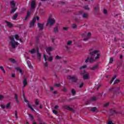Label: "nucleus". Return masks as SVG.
<instances>
[{
	"mask_svg": "<svg viewBox=\"0 0 124 124\" xmlns=\"http://www.w3.org/2000/svg\"><path fill=\"white\" fill-rule=\"evenodd\" d=\"M88 54H90V56H88L87 59L85 60V62L86 63L89 62L91 63L93 62L99 60L100 57H101V55L99 53V50H94L93 48H91L89 50Z\"/></svg>",
	"mask_w": 124,
	"mask_h": 124,
	"instance_id": "obj_1",
	"label": "nucleus"
},
{
	"mask_svg": "<svg viewBox=\"0 0 124 124\" xmlns=\"http://www.w3.org/2000/svg\"><path fill=\"white\" fill-rule=\"evenodd\" d=\"M55 23L56 20H55V18L50 17L47 20L46 26H49L51 28L53 25H55Z\"/></svg>",
	"mask_w": 124,
	"mask_h": 124,
	"instance_id": "obj_2",
	"label": "nucleus"
},
{
	"mask_svg": "<svg viewBox=\"0 0 124 124\" xmlns=\"http://www.w3.org/2000/svg\"><path fill=\"white\" fill-rule=\"evenodd\" d=\"M97 97L96 96H93L91 97L90 99H89L87 100V101L86 102V105H88V104H90L92 102V101H96L97 100Z\"/></svg>",
	"mask_w": 124,
	"mask_h": 124,
	"instance_id": "obj_3",
	"label": "nucleus"
},
{
	"mask_svg": "<svg viewBox=\"0 0 124 124\" xmlns=\"http://www.w3.org/2000/svg\"><path fill=\"white\" fill-rule=\"evenodd\" d=\"M67 79H69V80H72V82H76L78 80L77 77H76V76H74L73 77H72L71 76H68L67 77Z\"/></svg>",
	"mask_w": 124,
	"mask_h": 124,
	"instance_id": "obj_4",
	"label": "nucleus"
},
{
	"mask_svg": "<svg viewBox=\"0 0 124 124\" xmlns=\"http://www.w3.org/2000/svg\"><path fill=\"white\" fill-rule=\"evenodd\" d=\"M9 44L11 45L12 49H16V47H18L19 43L17 42H10Z\"/></svg>",
	"mask_w": 124,
	"mask_h": 124,
	"instance_id": "obj_5",
	"label": "nucleus"
},
{
	"mask_svg": "<svg viewBox=\"0 0 124 124\" xmlns=\"http://www.w3.org/2000/svg\"><path fill=\"white\" fill-rule=\"evenodd\" d=\"M81 74L83 75V78L84 80H88L90 78V74L85 71H84Z\"/></svg>",
	"mask_w": 124,
	"mask_h": 124,
	"instance_id": "obj_6",
	"label": "nucleus"
},
{
	"mask_svg": "<svg viewBox=\"0 0 124 124\" xmlns=\"http://www.w3.org/2000/svg\"><path fill=\"white\" fill-rule=\"evenodd\" d=\"M35 22H36V17H34L30 23V27L32 28L34 27V24L35 23Z\"/></svg>",
	"mask_w": 124,
	"mask_h": 124,
	"instance_id": "obj_7",
	"label": "nucleus"
},
{
	"mask_svg": "<svg viewBox=\"0 0 124 124\" xmlns=\"http://www.w3.org/2000/svg\"><path fill=\"white\" fill-rule=\"evenodd\" d=\"M79 13L80 15H82V17L84 19H88L89 18V15H88V14L84 13L83 14V12H82L81 11H79Z\"/></svg>",
	"mask_w": 124,
	"mask_h": 124,
	"instance_id": "obj_8",
	"label": "nucleus"
},
{
	"mask_svg": "<svg viewBox=\"0 0 124 124\" xmlns=\"http://www.w3.org/2000/svg\"><path fill=\"white\" fill-rule=\"evenodd\" d=\"M94 14L96 15H99V5H97L96 7L94 8Z\"/></svg>",
	"mask_w": 124,
	"mask_h": 124,
	"instance_id": "obj_9",
	"label": "nucleus"
},
{
	"mask_svg": "<svg viewBox=\"0 0 124 124\" xmlns=\"http://www.w3.org/2000/svg\"><path fill=\"white\" fill-rule=\"evenodd\" d=\"M72 44V41H68L67 43V45L65 46V47L66 48V50H70V47H69V46Z\"/></svg>",
	"mask_w": 124,
	"mask_h": 124,
	"instance_id": "obj_10",
	"label": "nucleus"
},
{
	"mask_svg": "<svg viewBox=\"0 0 124 124\" xmlns=\"http://www.w3.org/2000/svg\"><path fill=\"white\" fill-rule=\"evenodd\" d=\"M64 109H66L67 110H68V111H70L71 112H75V110L74 109L69 107V106H64Z\"/></svg>",
	"mask_w": 124,
	"mask_h": 124,
	"instance_id": "obj_11",
	"label": "nucleus"
},
{
	"mask_svg": "<svg viewBox=\"0 0 124 124\" xmlns=\"http://www.w3.org/2000/svg\"><path fill=\"white\" fill-rule=\"evenodd\" d=\"M4 22L5 23H6V24H7V27L10 28V29H11V28H13V24H12V23H11L10 22L8 21L7 20H5Z\"/></svg>",
	"mask_w": 124,
	"mask_h": 124,
	"instance_id": "obj_12",
	"label": "nucleus"
},
{
	"mask_svg": "<svg viewBox=\"0 0 124 124\" xmlns=\"http://www.w3.org/2000/svg\"><path fill=\"white\" fill-rule=\"evenodd\" d=\"M35 6H36V3H35V1H32L31 2V9H34V8H35Z\"/></svg>",
	"mask_w": 124,
	"mask_h": 124,
	"instance_id": "obj_13",
	"label": "nucleus"
},
{
	"mask_svg": "<svg viewBox=\"0 0 124 124\" xmlns=\"http://www.w3.org/2000/svg\"><path fill=\"white\" fill-rule=\"evenodd\" d=\"M37 25L38 28H39L40 29V31H42V30H43V28H44V23L41 24V23H38Z\"/></svg>",
	"mask_w": 124,
	"mask_h": 124,
	"instance_id": "obj_14",
	"label": "nucleus"
},
{
	"mask_svg": "<svg viewBox=\"0 0 124 124\" xmlns=\"http://www.w3.org/2000/svg\"><path fill=\"white\" fill-rule=\"evenodd\" d=\"M53 50V48L52 47H48L46 49V52L48 54L49 56H51V51Z\"/></svg>",
	"mask_w": 124,
	"mask_h": 124,
	"instance_id": "obj_15",
	"label": "nucleus"
},
{
	"mask_svg": "<svg viewBox=\"0 0 124 124\" xmlns=\"http://www.w3.org/2000/svg\"><path fill=\"white\" fill-rule=\"evenodd\" d=\"M92 35V33L91 32H89L87 34V37L84 39V41H86V40H89V39L90 38V37Z\"/></svg>",
	"mask_w": 124,
	"mask_h": 124,
	"instance_id": "obj_16",
	"label": "nucleus"
},
{
	"mask_svg": "<svg viewBox=\"0 0 124 124\" xmlns=\"http://www.w3.org/2000/svg\"><path fill=\"white\" fill-rule=\"evenodd\" d=\"M23 84V87H26L28 85V81H27V78H24L22 81Z\"/></svg>",
	"mask_w": 124,
	"mask_h": 124,
	"instance_id": "obj_17",
	"label": "nucleus"
},
{
	"mask_svg": "<svg viewBox=\"0 0 124 124\" xmlns=\"http://www.w3.org/2000/svg\"><path fill=\"white\" fill-rule=\"evenodd\" d=\"M27 63L30 68H32V65H31V61H27Z\"/></svg>",
	"mask_w": 124,
	"mask_h": 124,
	"instance_id": "obj_18",
	"label": "nucleus"
},
{
	"mask_svg": "<svg viewBox=\"0 0 124 124\" xmlns=\"http://www.w3.org/2000/svg\"><path fill=\"white\" fill-rule=\"evenodd\" d=\"M53 31L55 33H57V32H59V28L58 26H56L54 28Z\"/></svg>",
	"mask_w": 124,
	"mask_h": 124,
	"instance_id": "obj_19",
	"label": "nucleus"
},
{
	"mask_svg": "<svg viewBox=\"0 0 124 124\" xmlns=\"http://www.w3.org/2000/svg\"><path fill=\"white\" fill-rule=\"evenodd\" d=\"M15 68L17 71H19L21 74L23 75V71L20 67H16Z\"/></svg>",
	"mask_w": 124,
	"mask_h": 124,
	"instance_id": "obj_20",
	"label": "nucleus"
},
{
	"mask_svg": "<svg viewBox=\"0 0 124 124\" xmlns=\"http://www.w3.org/2000/svg\"><path fill=\"white\" fill-rule=\"evenodd\" d=\"M98 68V66L97 65H94V66L90 68L91 70H96Z\"/></svg>",
	"mask_w": 124,
	"mask_h": 124,
	"instance_id": "obj_21",
	"label": "nucleus"
},
{
	"mask_svg": "<svg viewBox=\"0 0 124 124\" xmlns=\"http://www.w3.org/2000/svg\"><path fill=\"white\" fill-rule=\"evenodd\" d=\"M11 5H12V8H14V7H15V5H16V4L14 2V0H12L11 2Z\"/></svg>",
	"mask_w": 124,
	"mask_h": 124,
	"instance_id": "obj_22",
	"label": "nucleus"
},
{
	"mask_svg": "<svg viewBox=\"0 0 124 124\" xmlns=\"http://www.w3.org/2000/svg\"><path fill=\"white\" fill-rule=\"evenodd\" d=\"M15 98L16 99V100L17 103H19V100L18 99V95L16 93L15 94Z\"/></svg>",
	"mask_w": 124,
	"mask_h": 124,
	"instance_id": "obj_23",
	"label": "nucleus"
},
{
	"mask_svg": "<svg viewBox=\"0 0 124 124\" xmlns=\"http://www.w3.org/2000/svg\"><path fill=\"white\" fill-rule=\"evenodd\" d=\"M28 106L29 107V108H30V109H31V111H32L33 112H35V110H34L33 109V108H32V107H31V104H28Z\"/></svg>",
	"mask_w": 124,
	"mask_h": 124,
	"instance_id": "obj_24",
	"label": "nucleus"
},
{
	"mask_svg": "<svg viewBox=\"0 0 124 124\" xmlns=\"http://www.w3.org/2000/svg\"><path fill=\"white\" fill-rule=\"evenodd\" d=\"M10 42H16L15 40L14 39V37L13 36L9 37Z\"/></svg>",
	"mask_w": 124,
	"mask_h": 124,
	"instance_id": "obj_25",
	"label": "nucleus"
},
{
	"mask_svg": "<svg viewBox=\"0 0 124 124\" xmlns=\"http://www.w3.org/2000/svg\"><path fill=\"white\" fill-rule=\"evenodd\" d=\"M18 15L19 14H18V13H16L13 16V19L15 20L16 19H17Z\"/></svg>",
	"mask_w": 124,
	"mask_h": 124,
	"instance_id": "obj_26",
	"label": "nucleus"
},
{
	"mask_svg": "<svg viewBox=\"0 0 124 124\" xmlns=\"http://www.w3.org/2000/svg\"><path fill=\"white\" fill-rule=\"evenodd\" d=\"M10 105H11V103L9 102V103H7L6 106V109H10Z\"/></svg>",
	"mask_w": 124,
	"mask_h": 124,
	"instance_id": "obj_27",
	"label": "nucleus"
},
{
	"mask_svg": "<svg viewBox=\"0 0 124 124\" xmlns=\"http://www.w3.org/2000/svg\"><path fill=\"white\" fill-rule=\"evenodd\" d=\"M122 64H123V61H119V62L118 63V67L117 68H119V67H120V66H121V65H122Z\"/></svg>",
	"mask_w": 124,
	"mask_h": 124,
	"instance_id": "obj_28",
	"label": "nucleus"
},
{
	"mask_svg": "<svg viewBox=\"0 0 124 124\" xmlns=\"http://www.w3.org/2000/svg\"><path fill=\"white\" fill-rule=\"evenodd\" d=\"M10 61L12 62V63H16V61L13 58L10 59Z\"/></svg>",
	"mask_w": 124,
	"mask_h": 124,
	"instance_id": "obj_29",
	"label": "nucleus"
},
{
	"mask_svg": "<svg viewBox=\"0 0 124 124\" xmlns=\"http://www.w3.org/2000/svg\"><path fill=\"white\" fill-rule=\"evenodd\" d=\"M71 93L73 95H75L76 94V91H75V90L74 89H72Z\"/></svg>",
	"mask_w": 124,
	"mask_h": 124,
	"instance_id": "obj_30",
	"label": "nucleus"
},
{
	"mask_svg": "<svg viewBox=\"0 0 124 124\" xmlns=\"http://www.w3.org/2000/svg\"><path fill=\"white\" fill-rule=\"evenodd\" d=\"M37 57H38V60L40 61L41 59V54L39 53H37Z\"/></svg>",
	"mask_w": 124,
	"mask_h": 124,
	"instance_id": "obj_31",
	"label": "nucleus"
},
{
	"mask_svg": "<svg viewBox=\"0 0 124 124\" xmlns=\"http://www.w3.org/2000/svg\"><path fill=\"white\" fill-rule=\"evenodd\" d=\"M116 78H117L116 76H114V77H112V80H110V84H112V83H113L114 79H116Z\"/></svg>",
	"mask_w": 124,
	"mask_h": 124,
	"instance_id": "obj_32",
	"label": "nucleus"
},
{
	"mask_svg": "<svg viewBox=\"0 0 124 124\" xmlns=\"http://www.w3.org/2000/svg\"><path fill=\"white\" fill-rule=\"evenodd\" d=\"M72 28L73 29H77V25H76V24H73V25H72Z\"/></svg>",
	"mask_w": 124,
	"mask_h": 124,
	"instance_id": "obj_33",
	"label": "nucleus"
},
{
	"mask_svg": "<svg viewBox=\"0 0 124 124\" xmlns=\"http://www.w3.org/2000/svg\"><path fill=\"white\" fill-rule=\"evenodd\" d=\"M91 111L92 112H95V111H96V108L95 107H93L92 108H91Z\"/></svg>",
	"mask_w": 124,
	"mask_h": 124,
	"instance_id": "obj_34",
	"label": "nucleus"
},
{
	"mask_svg": "<svg viewBox=\"0 0 124 124\" xmlns=\"http://www.w3.org/2000/svg\"><path fill=\"white\" fill-rule=\"evenodd\" d=\"M29 52H30L31 54H34V53H35V49L33 48L31 51H29Z\"/></svg>",
	"mask_w": 124,
	"mask_h": 124,
	"instance_id": "obj_35",
	"label": "nucleus"
},
{
	"mask_svg": "<svg viewBox=\"0 0 124 124\" xmlns=\"http://www.w3.org/2000/svg\"><path fill=\"white\" fill-rule=\"evenodd\" d=\"M17 8H12V10L11 11V13H14V12H15V11H16Z\"/></svg>",
	"mask_w": 124,
	"mask_h": 124,
	"instance_id": "obj_36",
	"label": "nucleus"
},
{
	"mask_svg": "<svg viewBox=\"0 0 124 124\" xmlns=\"http://www.w3.org/2000/svg\"><path fill=\"white\" fill-rule=\"evenodd\" d=\"M114 62V59L113 58H110L109 63H112Z\"/></svg>",
	"mask_w": 124,
	"mask_h": 124,
	"instance_id": "obj_37",
	"label": "nucleus"
},
{
	"mask_svg": "<svg viewBox=\"0 0 124 124\" xmlns=\"http://www.w3.org/2000/svg\"><path fill=\"white\" fill-rule=\"evenodd\" d=\"M39 37H40V36H38L36 38V41L37 43H38V42H39Z\"/></svg>",
	"mask_w": 124,
	"mask_h": 124,
	"instance_id": "obj_38",
	"label": "nucleus"
},
{
	"mask_svg": "<svg viewBox=\"0 0 124 124\" xmlns=\"http://www.w3.org/2000/svg\"><path fill=\"white\" fill-rule=\"evenodd\" d=\"M69 29V27H63V31H68Z\"/></svg>",
	"mask_w": 124,
	"mask_h": 124,
	"instance_id": "obj_39",
	"label": "nucleus"
},
{
	"mask_svg": "<svg viewBox=\"0 0 124 124\" xmlns=\"http://www.w3.org/2000/svg\"><path fill=\"white\" fill-rule=\"evenodd\" d=\"M56 60H62V57L59 56V55H57L55 57Z\"/></svg>",
	"mask_w": 124,
	"mask_h": 124,
	"instance_id": "obj_40",
	"label": "nucleus"
},
{
	"mask_svg": "<svg viewBox=\"0 0 124 124\" xmlns=\"http://www.w3.org/2000/svg\"><path fill=\"white\" fill-rule=\"evenodd\" d=\"M118 83H120V80L116 79L113 84L115 85V84H118Z\"/></svg>",
	"mask_w": 124,
	"mask_h": 124,
	"instance_id": "obj_41",
	"label": "nucleus"
},
{
	"mask_svg": "<svg viewBox=\"0 0 124 124\" xmlns=\"http://www.w3.org/2000/svg\"><path fill=\"white\" fill-rule=\"evenodd\" d=\"M15 38H16V40H19V35H18V34H16L15 35Z\"/></svg>",
	"mask_w": 124,
	"mask_h": 124,
	"instance_id": "obj_42",
	"label": "nucleus"
},
{
	"mask_svg": "<svg viewBox=\"0 0 124 124\" xmlns=\"http://www.w3.org/2000/svg\"><path fill=\"white\" fill-rule=\"evenodd\" d=\"M25 11H26V8H22L21 9V13H24V12H25Z\"/></svg>",
	"mask_w": 124,
	"mask_h": 124,
	"instance_id": "obj_43",
	"label": "nucleus"
},
{
	"mask_svg": "<svg viewBox=\"0 0 124 124\" xmlns=\"http://www.w3.org/2000/svg\"><path fill=\"white\" fill-rule=\"evenodd\" d=\"M35 104L36 105H38V104H39V101L38 100V99H36L35 100Z\"/></svg>",
	"mask_w": 124,
	"mask_h": 124,
	"instance_id": "obj_44",
	"label": "nucleus"
},
{
	"mask_svg": "<svg viewBox=\"0 0 124 124\" xmlns=\"http://www.w3.org/2000/svg\"><path fill=\"white\" fill-rule=\"evenodd\" d=\"M0 69L3 71V73H5V70H4V68L2 66H0Z\"/></svg>",
	"mask_w": 124,
	"mask_h": 124,
	"instance_id": "obj_45",
	"label": "nucleus"
},
{
	"mask_svg": "<svg viewBox=\"0 0 124 124\" xmlns=\"http://www.w3.org/2000/svg\"><path fill=\"white\" fill-rule=\"evenodd\" d=\"M84 9L86 10H90V8H89V6H85L84 7Z\"/></svg>",
	"mask_w": 124,
	"mask_h": 124,
	"instance_id": "obj_46",
	"label": "nucleus"
},
{
	"mask_svg": "<svg viewBox=\"0 0 124 124\" xmlns=\"http://www.w3.org/2000/svg\"><path fill=\"white\" fill-rule=\"evenodd\" d=\"M53 61V57L50 56L49 59H48V61L49 62H52Z\"/></svg>",
	"mask_w": 124,
	"mask_h": 124,
	"instance_id": "obj_47",
	"label": "nucleus"
},
{
	"mask_svg": "<svg viewBox=\"0 0 124 124\" xmlns=\"http://www.w3.org/2000/svg\"><path fill=\"white\" fill-rule=\"evenodd\" d=\"M51 93H53V94H58V91H51Z\"/></svg>",
	"mask_w": 124,
	"mask_h": 124,
	"instance_id": "obj_48",
	"label": "nucleus"
},
{
	"mask_svg": "<svg viewBox=\"0 0 124 124\" xmlns=\"http://www.w3.org/2000/svg\"><path fill=\"white\" fill-rule=\"evenodd\" d=\"M86 67H87V65H84V66H81V67L80 68V69H83V68H86Z\"/></svg>",
	"mask_w": 124,
	"mask_h": 124,
	"instance_id": "obj_49",
	"label": "nucleus"
},
{
	"mask_svg": "<svg viewBox=\"0 0 124 124\" xmlns=\"http://www.w3.org/2000/svg\"><path fill=\"white\" fill-rule=\"evenodd\" d=\"M75 21H76V22H77L78 23H79L80 22V20L76 17L75 18Z\"/></svg>",
	"mask_w": 124,
	"mask_h": 124,
	"instance_id": "obj_50",
	"label": "nucleus"
},
{
	"mask_svg": "<svg viewBox=\"0 0 124 124\" xmlns=\"http://www.w3.org/2000/svg\"><path fill=\"white\" fill-rule=\"evenodd\" d=\"M53 113H54V114H55V115H57V114H58V111L56 110H53Z\"/></svg>",
	"mask_w": 124,
	"mask_h": 124,
	"instance_id": "obj_51",
	"label": "nucleus"
},
{
	"mask_svg": "<svg viewBox=\"0 0 124 124\" xmlns=\"http://www.w3.org/2000/svg\"><path fill=\"white\" fill-rule=\"evenodd\" d=\"M29 117H30L31 120H33V116L31 114H29Z\"/></svg>",
	"mask_w": 124,
	"mask_h": 124,
	"instance_id": "obj_52",
	"label": "nucleus"
},
{
	"mask_svg": "<svg viewBox=\"0 0 124 124\" xmlns=\"http://www.w3.org/2000/svg\"><path fill=\"white\" fill-rule=\"evenodd\" d=\"M15 116L16 119H18V115H17V110L15 111Z\"/></svg>",
	"mask_w": 124,
	"mask_h": 124,
	"instance_id": "obj_53",
	"label": "nucleus"
},
{
	"mask_svg": "<svg viewBox=\"0 0 124 124\" xmlns=\"http://www.w3.org/2000/svg\"><path fill=\"white\" fill-rule=\"evenodd\" d=\"M44 59H45V62H47V58H46V55L45 54L44 55Z\"/></svg>",
	"mask_w": 124,
	"mask_h": 124,
	"instance_id": "obj_54",
	"label": "nucleus"
},
{
	"mask_svg": "<svg viewBox=\"0 0 124 124\" xmlns=\"http://www.w3.org/2000/svg\"><path fill=\"white\" fill-rule=\"evenodd\" d=\"M27 16H28L30 17V16H31V12H30L29 11H28L27 14Z\"/></svg>",
	"mask_w": 124,
	"mask_h": 124,
	"instance_id": "obj_55",
	"label": "nucleus"
},
{
	"mask_svg": "<svg viewBox=\"0 0 124 124\" xmlns=\"http://www.w3.org/2000/svg\"><path fill=\"white\" fill-rule=\"evenodd\" d=\"M109 102H108L107 103H106L105 105H104V107H107V106H108V105H109Z\"/></svg>",
	"mask_w": 124,
	"mask_h": 124,
	"instance_id": "obj_56",
	"label": "nucleus"
},
{
	"mask_svg": "<svg viewBox=\"0 0 124 124\" xmlns=\"http://www.w3.org/2000/svg\"><path fill=\"white\" fill-rule=\"evenodd\" d=\"M0 107L2 108V109H5V106L4 105H1Z\"/></svg>",
	"mask_w": 124,
	"mask_h": 124,
	"instance_id": "obj_57",
	"label": "nucleus"
},
{
	"mask_svg": "<svg viewBox=\"0 0 124 124\" xmlns=\"http://www.w3.org/2000/svg\"><path fill=\"white\" fill-rule=\"evenodd\" d=\"M44 65L47 67L48 66V62H46L45 63H44Z\"/></svg>",
	"mask_w": 124,
	"mask_h": 124,
	"instance_id": "obj_58",
	"label": "nucleus"
},
{
	"mask_svg": "<svg viewBox=\"0 0 124 124\" xmlns=\"http://www.w3.org/2000/svg\"><path fill=\"white\" fill-rule=\"evenodd\" d=\"M67 91V90L66 89V88L64 87L63 89V92H64V93H66Z\"/></svg>",
	"mask_w": 124,
	"mask_h": 124,
	"instance_id": "obj_59",
	"label": "nucleus"
},
{
	"mask_svg": "<svg viewBox=\"0 0 124 124\" xmlns=\"http://www.w3.org/2000/svg\"><path fill=\"white\" fill-rule=\"evenodd\" d=\"M55 87H60V86H61V83H59V84H56L55 85Z\"/></svg>",
	"mask_w": 124,
	"mask_h": 124,
	"instance_id": "obj_60",
	"label": "nucleus"
},
{
	"mask_svg": "<svg viewBox=\"0 0 124 124\" xmlns=\"http://www.w3.org/2000/svg\"><path fill=\"white\" fill-rule=\"evenodd\" d=\"M83 86H84V83H81V84L79 86V88H82Z\"/></svg>",
	"mask_w": 124,
	"mask_h": 124,
	"instance_id": "obj_61",
	"label": "nucleus"
},
{
	"mask_svg": "<svg viewBox=\"0 0 124 124\" xmlns=\"http://www.w3.org/2000/svg\"><path fill=\"white\" fill-rule=\"evenodd\" d=\"M104 14H107V10L106 9H104Z\"/></svg>",
	"mask_w": 124,
	"mask_h": 124,
	"instance_id": "obj_62",
	"label": "nucleus"
},
{
	"mask_svg": "<svg viewBox=\"0 0 124 124\" xmlns=\"http://www.w3.org/2000/svg\"><path fill=\"white\" fill-rule=\"evenodd\" d=\"M4 96L2 95H0V100H1L3 98Z\"/></svg>",
	"mask_w": 124,
	"mask_h": 124,
	"instance_id": "obj_63",
	"label": "nucleus"
},
{
	"mask_svg": "<svg viewBox=\"0 0 124 124\" xmlns=\"http://www.w3.org/2000/svg\"><path fill=\"white\" fill-rule=\"evenodd\" d=\"M108 124H114V123H112V121H109L108 122Z\"/></svg>",
	"mask_w": 124,
	"mask_h": 124,
	"instance_id": "obj_64",
	"label": "nucleus"
}]
</instances>
